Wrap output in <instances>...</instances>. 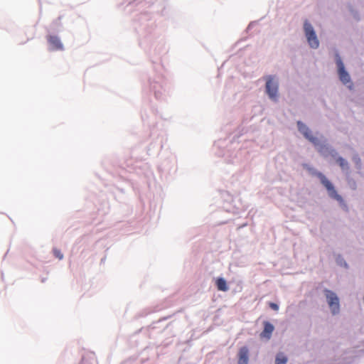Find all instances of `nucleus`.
Listing matches in <instances>:
<instances>
[{"label": "nucleus", "mask_w": 364, "mask_h": 364, "mask_svg": "<svg viewBox=\"0 0 364 364\" xmlns=\"http://www.w3.org/2000/svg\"><path fill=\"white\" fill-rule=\"evenodd\" d=\"M304 29L309 46L312 48H317L319 46L318 40L313 26L307 21L304 22Z\"/></svg>", "instance_id": "1"}, {"label": "nucleus", "mask_w": 364, "mask_h": 364, "mask_svg": "<svg viewBox=\"0 0 364 364\" xmlns=\"http://www.w3.org/2000/svg\"><path fill=\"white\" fill-rule=\"evenodd\" d=\"M287 362V358L282 353L277 354L275 360V364H286Z\"/></svg>", "instance_id": "11"}, {"label": "nucleus", "mask_w": 364, "mask_h": 364, "mask_svg": "<svg viewBox=\"0 0 364 364\" xmlns=\"http://www.w3.org/2000/svg\"><path fill=\"white\" fill-rule=\"evenodd\" d=\"M53 252L55 257L58 259H62L63 258V255L59 249L54 248Z\"/></svg>", "instance_id": "13"}, {"label": "nucleus", "mask_w": 364, "mask_h": 364, "mask_svg": "<svg viewBox=\"0 0 364 364\" xmlns=\"http://www.w3.org/2000/svg\"><path fill=\"white\" fill-rule=\"evenodd\" d=\"M315 174L320 179L321 183L325 186L329 196L338 201H341V196L337 193L334 186L328 179L321 172H316Z\"/></svg>", "instance_id": "2"}, {"label": "nucleus", "mask_w": 364, "mask_h": 364, "mask_svg": "<svg viewBox=\"0 0 364 364\" xmlns=\"http://www.w3.org/2000/svg\"><path fill=\"white\" fill-rule=\"evenodd\" d=\"M266 92L269 98L276 100L278 93V82L274 80V77L267 76L266 77Z\"/></svg>", "instance_id": "3"}, {"label": "nucleus", "mask_w": 364, "mask_h": 364, "mask_svg": "<svg viewBox=\"0 0 364 364\" xmlns=\"http://www.w3.org/2000/svg\"><path fill=\"white\" fill-rule=\"evenodd\" d=\"M297 127L299 131L303 134L305 138H306L308 140H309L311 143H313L315 145H317L318 144V138L314 136L311 134L310 129L304 123H302L300 121H298Z\"/></svg>", "instance_id": "5"}, {"label": "nucleus", "mask_w": 364, "mask_h": 364, "mask_svg": "<svg viewBox=\"0 0 364 364\" xmlns=\"http://www.w3.org/2000/svg\"><path fill=\"white\" fill-rule=\"evenodd\" d=\"M269 307H270L272 309H273V310H274V311H278V309H279V306H278L277 304H275V303L270 302V303L269 304Z\"/></svg>", "instance_id": "14"}, {"label": "nucleus", "mask_w": 364, "mask_h": 364, "mask_svg": "<svg viewBox=\"0 0 364 364\" xmlns=\"http://www.w3.org/2000/svg\"><path fill=\"white\" fill-rule=\"evenodd\" d=\"M216 286L219 291H226L228 290L227 282L223 278H218L216 280Z\"/></svg>", "instance_id": "10"}, {"label": "nucleus", "mask_w": 364, "mask_h": 364, "mask_svg": "<svg viewBox=\"0 0 364 364\" xmlns=\"http://www.w3.org/2000/svg\"><path fill=\"white\" fill-rule=\"evenodd\" d=\"M249 350L246 346L242 347L238 353V364H248Z\"/></svg>", "instance_id": "9"}, {"label": "nucleus", "mask_w": 364, "mask_h": 364, "mask_svg": "<svg viewBox=\"0 0 364 364\" xmlns=\"http://www.w3.org/2000/svg\"><path fill=\"white\" fill-rule=\"evenodd\" d=\"M337 65H338V75L341 81L345 84L347 85L348 83L350 82V77L349 74L346 71L344 65L342 62V60L338 58L337 60Z\"/></svg>", "instance_id": "6"}, {"label": "nucleus", "mask_w": 364, "mask_h": 364, "mask_svg": "<svg viewBox=\"0 0 364 364\" xmlns=\"http://www.w3.org/2000/svg\"><path fill=\"white\" fill-rule=\"evenodd\" d=\"M326 296L327 299L329 307L333 314L338 313L340 309L339 299L336 294L328 289L325 290Z\"/></svg>", "instance_id": "4"}, {"label": "nucleus", "mask_w": 364, "mask_h": 364, "mask_svg": "<svg viewBox=\"0 0 364 364\" xmlns=\"http://www.w3.org/2000/svg\"><path fill=\"white\" fill-rule=\"evenodd\" d=\"M337 162L342 169H348V164L343 158L338 157Z\"/></svg>", "instance_id": "12"}, {"label": "nucleus", "mask_w": 364, "mask_h": 364, "mask_svg": "<svg viewBox=\"0 0 364 364\" xmlns=\"http://www.w3.org/2000/svg\"><path fill=\"white\" fill-rule=\"evenodd\" d=\"M47 40L52 50H63V45L58 36L50 35L47 37Z\"/></svg>", "instance_id": "7"}, {"label": "nucleus", "mask_w": 364, "mask_h": 364, "mask_svg": "<svg viewBox=\"0 0 364 364\" xmlns=\"http://www.w3.org/2000/svg\"><path fill=\"white\" fill-rule=\"evenodd\" d=\"M274 326L268 321L264 322V329L262 332L260 333V337L266 338L267 340L270 339L272 332L274 331Z\"/></svg>", "instance_id": "8"}]
</instances>
